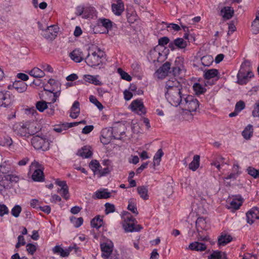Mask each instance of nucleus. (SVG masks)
I'll list each match as a JSON object with an SVG mask.
<instances>
[{
  "label": "nucleus",
  "mask_w": 259,
  "mask_h": 259,
  "mask_svg": "<svg viewBox=\"0 0 259 259\" xmlns=\"http://www.w3.org/2000/svg\"><path fill=\"white\" fill-rule=\"evenodd\" d=\"M95 197L97 199H107L111 196V193L106 189L97 190L95 193Z\"/></svg>",
  "instance_id": "473e14b6"
},
{
  "label": "nucleus",
  "mask_w": 259,
  "mask_h": 259,
  "mask_svg": "<svg viewBox=\"0 0 259 259\" xmlns=\"http://www.w3.org/2000/svg\"><path fill=\"white\" fill-rule=\"evenodd\" d=\"M209 259H227V254L225 252L221 251H214L210 255Z\"/></svg>",
  "instance_id": "58836bf2"
},
{
  "label": "nucleus",
  "mask_w": 259,
  "mask_h": 259,
  "mask_svg": "<svg viewBox=\"0 0 259 259\" xmlns=\"http://www.w3.org/2000/svg\"><path fill=\"white\" fill-rule=\"evenodd\" d=\"M253 134V127L250 124L248 125L242 133V136L246 140L249 139Z\"/></svg>",
  "instance_id": "a19ab883"
},
{
  "label": "nucleus",
  "mask_w": 259,
  "mask_h": 259,
  "mask_svg": "<svg viewBox=\"0 0 259 259\" xmlns=\"http://www.w3.org/2000/svg\"><path fill=\"white\" fill-rule=\"evenodd\" d=\"M196 228L198 232V239L200 240H207L206 236H202L200 233L202 230H206L208 228V225L205 219L203 217L198 218L196 221Z\"/></svg>",
  "instance_id": "6e6552de"
},
{
  "label": "nucleus",
  "mask_w": 259,
  "mask_h": 259,
  "mask_svg": "<svg viewBox=\"0 0 259 259\" xmlns=\"http://www.w3.org/2000/svg\"><path fill=\"white\" fill-rule=\"evenodd\" d=\"M137 222L131 214H128L124 217L122 224L123 229L126 232L139 231L142 228L139 225H136Z\"/></svg>",
  "instance_id": "39448f33"
},
{
  "label": "nucleus",
  "mask_w": 259,
  "mask_h": 259,
  "mask_svg": "<svg viewBox=\"0 0 259 259\" xmlns=\"http://www.w3.org/2000/svg\"><path fill=\"white\" fill-rule=\"evenodd\" d=\"M170 68V63L166 62L157 70L155 75L159 79H162L167 75Z\"/></svg>",
  "instance_id": "dca6fc26"
},
{
  "label": "nucleus",
  "mask_w": 259,
  "mask_h": 259,
  "mask_svg": "<svg viewBox=\"0 0 259 259\" xmlns=\"http://www.w3.org/2000/svg\"><path fill=\"white\" fill-rule=\"evenodd\" d=\"M70 220L71 223L76 228L80 227L83 223V219L81 217L76 218L74 217H72L70 218Z\"/></svg>",
  "instance_id": "5fc2aeb1"
},
{
  "label": "nucleus",
  "mask_w": 259,
  "mask_h": 259,
  "mask_svg": "<svg viewBox=\"0 0 259 259\" xmlns=\"http://www.w3.org/2000/svg\"><path fill=\"white\" fill-rule=\"evenodd\" d=\"M237 82L240 84H246L249 79L253 76V75H250L248 74L244 73H238L237 74Z\"/></svg>",
  "instance_id": "4c0bfd02"
},
{
  "label": "nucleus",
  "mask_w": 259,
  "mask_h": 259,
  "mask_svg": "<svg viewBox=\"0 0 259 259\" xmlns=\"http://www.w3.org/2000/svg\"><path fill=\"white\" fill-rule=\"evenodd\" d=\"M102 256L104 259H108L113 251V244L109 241L100 244Z\"/></svg>",
  "instance_id": "4468645a"
},
{
  "label": "nucleus",
  "mask_w": 259,
  "mask_h": 259,
  "mask_svg": "<svg viewBox=\"0 0 259 259\" xmlns=\"http://www.w3.org/2000/svg\"><path fill=\"white\" fill-rule=\"evenodd\" d=\"M93 154L91 147L89 146H84L77 151V155L84 158H89Z\"/></svg>",
  "instance_id": "5701e85b"
},
{
  "label": "nucleus",
  "mask_w": 259,
  "mask_h": 259,
  "mask_svg": "<svg viewBox=\"0 0 259 259\" xmlns=\"http://www.w3.org/2000/svg\"><path fill=\"white\" fill-rule=\"evenodd\" d=\"M48 103L44 101H38L36 103V108L39 111L42 112L48 108Z\"/></svg>",
  "instance_id": "6e6d98bb"
},
{
  "label": "nucleus",
  "mask_w": 259,
  "mask_h": 259,
  "mask_svg": "<svg viewBox=\"0 0 259 259\" xmlns=\"http://www.w3.org/2000/svg\"><path fill=\"white\" fill-rule=\"evenodd\" d=\"M30 76L35 78H41L45 75V72L38 67H34L30 70L26 71Z\"/></svg>",
  "instance_id": "cd10ccee"
},
{
  "label": "nucleus",
  "mask_w": 259,
  "mask_h": 259,
  "mask_svg": "<svg viewBox=\"0 0 259 259\" xmlns=\"http://www.w3.org/2000/svg\"><path fill=\"white\" fill-rule=\"evenodd\" d=\"M221 13L224 18L229 19L233 16V10H232L230 7H225L224 9L221 11Z\"/></svg>",
  "instance_id": "de8ad7c7"
},
{
  "label": "nucleus",
  "mask_w": 259,
  "mask_h": 259,
  "mask_svg": "<svg viewBox=\"0 0 259 259\" xmlns=\"http://www.w3.org/2000/svg\"><path fill=\"white\" fill-rule=\"evenodd\" d=\"M32 125L30 122H20L14 125V133L20 137H28L34 134V132L31 130Z\"/></svg>",
  "instance_id": "7ed1b4c3"
},
{
  "label": "nucleus",
  "mask_w": 259,
  "mask_h": 259,
  "mask_svg": "<svg viewBox=\"0 0 259 259\" xmlns=\"http://www.w3.org/2000/svg\"><path fill=\"white\" fill-rule=\"evenodd\" d=\"M176 47L179 49H184L187 46V42L182 38H177L174 40Z\"/></svg>",
  "instance_id": "8fccbe9b"
},
{
  "label": "nucleus",
  "mask_w": 259,
  "mask_h": 259,
  "mask_svg": "<svg viewBox=\"0 0 259 259\" xmlns=\"http://www.w3.org/2000/svg\"><path fill=\"white\" fill-rule=\"evenodd\" d=\"M125 126L123 124L116 123L112 127L111 130L109 129V135H112L115 139H121L122 136L125 134Z\"/></svg>",
  "instance_id": "1a4fd4ad"
},
{
  "label": "nucleus",
  "mask_w": 259,
  "mask_h": 259,
  "mask_svg": "<svg viewBox=\"0 0 259 259\" xmlns=\"http://www.w3.org/2000/svg\"><path fill=\"white\" fill-rule=\"evenodd\" d=\"M137 192L140 197L144 200L149 199L148 190L147 186H141L137 188Z\"/></svg>",
  "instance_id": "72a5a7b5"
},
{
  "label": "nucleus",
  "mask_w": 259,
  "mask_h": 259,
  "mask_svg": "<svg viewBox=\"0 0 259 259\" xmlns=\"http://www.w3.org/2000/svg\"><path fill=\"white\" fill-rule=\"evenodd\" d=\"M109 133V129L105 128L102 131L101 137L100 138L101 142L104 145L108 144L110 142L111 138L110 137H105L104 135L106 133Z\"/></svg>",
  "instance_id": "864d4df0"
},
{
  "label": "nucleus",
  "mask_w": 259,
  "mask_h": 259,
  "mask_svg": "<svg viewBox=\"0 0 259 259\" xmlns=\"http://www.w3.org/2000/svg\"><path fill=\"white\" fill-rule=\"evenodd\" d=\"M31 169H34V171L32 175V179L35 182H42L44 181L45 176L41 165L37 161H34L30 166Z\"/></svg>",
  "instance_id": "0eeeda50"
},
{
  "label": "nucleus",
  "mask_w": 259,
  "mask_h": 259,
  "mask_svg": "<svg viewBox=\"0 0 259 259\" xmlns=\"http://www.w3.org/2000/svg\"><path fill=\"white\" fill-rule=\"evenodd\" d=\"M219 71L216 69H210L204 71L203 76L206 79H210L214 77L219 78Z\"/></svg>",
  "instance_id": "c85d7f7f"
},
{
  "label": "nucleus",
  "mask_w": 259,
  "mask_h": 259,
  "mask_svg": "<svg viewBox=\"0 0 259 259\" xmlns=\"http://www.w3.org/2000/svg\"><path fill=\"white\" fill-rule=\"evenodd\" d=\"M4 178L11 183H17L19 181V176L16 175H7L5 176Z\"/></svg>",
  "instance_id": "052dcab7"
},
{
  "label": "nucleus",
  "mask_w": 259,
  "mask_h": 259,
  "mask_svg": "<svg viewBox=\"0 0 259 259\" xmlns=\"http://www.w3.org/2000/svg\"><path fill=\"white\" fill-rule=\"evenodd\" d=\"M55 184L61 187L60 188H58L57 192L65 200H68L69 198L70 195L68 186L67 185L66 182L65 181H61L57 179L55 180Z\"/></svg>",
  "instance_id": "ddd939ff"
},
{
  "label": "nucleus",
  "mask_w": 259,
  "mask_h": 259,
  "mask_svg": "<svg viewBox=\"0 0 259 259\" xmlns=\"http://www.w3.org/2000/svg\"><path fill=\"white\" fill-rule=\"evenodd\" d=\"M247 222L253 224L255 220H259V208L253 207L246 213Z\"/></svg>",
  "instance_id": "2eb2a0df"
},
{
  "label": "nucleus",
  "mask_w": 259,
  "mask_h": 259,
  "mask_svg": "<svg viewBox=\"0 0 259 259\" xmlns=\"http://www.w3.org/2000/svg\"><path fill=\"white\" fill-rule=\"evenodd\" d=\"M184 95L183 89L164 93L166 101L174 107H178Z\"/></svg>",
  "instance_id": "20e7f679"
},
{
  "label": "nucleus",
  "mask_w": 259,
  "mask_h": 259,
  "mask_svg": "<svg viewBox=\"0 0 259 259\" xmlns=\"http://www.w3.org/2000/svg\"><path fill=\"white\" fill-rule=\"evenodd\" d=\"M247 172L249 175L254 179L259 178V170L252 167H249L247 168Z\"/></svg>",
  "instance_id": "13d9d810"
},
{
  "label": "nucleus",
  "mask_w": 259,
  "mask_h": 259,
  "mask_svg": "<svg viewBox=\"0 0 259 259\" xmlns=\"http://www.w3.org/2000/svg\"><path fill=\"white\" fill-rule=\"evenodd\" d=\"M99 75H92L90 74L84 75L83 76V79L86 81L90 83H92L96 85H100L102 84V82L98 79Z\"/></svg>",
  "instance_id": "bb28decb"
},
{
  "label": "nucleus",
  "mask_w": 259,
  "mask_h": 259,
  "mask_svg": "<svg viewBox=\"0 0 259 259\" xmlns=\"http://www.w3.org/2000/svg\"><path fill=\"white\" fill-rule=\"evenodd\" d=\"M164 153L161 149L158 150L153 158V163L154 165H158L161 161V157Z\"/></svg>",
  "instance_id": "09e8293b"
},
{
  "label": "nucleus",
  "mask_w": 259,
  "mask_h": 259,
  "mask_svg": "<svg viewBox=\"0 0 259 259\" xmlns=\"http://www.w3.org/2000/svg\"><path fill=\"white\" fill-rule=\"evenodd\" d=\"M27 84L22 81H16L13 84V88L18 93H23L27 89Z\"/></svg>",
  "instance_id": "2f4dec72"
},
{
  "label": "nucleus",
  "mask_w": 259,
  "mask_h": 259,
  "mask_svg": "<svg viewBox=\"0 0 259 259\" xmlns=\"http://www.w3.org/2000/svg\"><path fill=\"white\" fill-rule=\"evenodd\" d=\"M38 23V25H39ZM39 28L43 31V36L47 39H53L57 35L59 28L57 26L52 25L50 26H48L47 28L42 29L41 28L40 26L39 25Z\"/></svg>",
  "instance_id": "f8f14e48"
},
{
  "label": "nucleus",
  "mask_w": 259,
  "mask_h": 259,
  "mask_svg": "<svg viewBox=\"0 0 259 259\" xmlns=\"http://www.w3.org/2000/svg\"><path fill=\"white\" fill-rule=\"evenodd\" d=\"M96 15V11L94 7L92 6H88L85 7L83 18L87 19L93 18Z\"/></svg>",
  "instance_id": "f704fd0d"
},
{
  "label": "nucleus",
  "mask_w": 259,
  "mask_h": 259,
  "mask_svg": "<svg viewBox=\"0 0 259 259\" xmlns=\"http://www.w3.org/2000/svg\"><path fill=\"white\" fill-rule=\"evenodd\" d=\"M103 224L102 219L100 216L96 217L91 222V226L93 228H99Z\"/></svg>",
  "instance_id": "79ce46f5"
},
{
  "label": "nucleus",
  "mask_w": 259,
  "mask_h": 259,
  "mask_svg": "<svg viewBox=\"0 0 259 259\" xmlns=\"http://www.w3.org/2000/svg\"><path fill=\"white\" fill-rule=\"evenodd\" d=\"M105 56V53L98 47L95 46L91 48L90 53L85 58V62L91 67H95L102 63Z\"/></svg>",
  "instance_id": "f257e3e1"
},
{
  "label": "nucleus",
  "mask_w": 259,
  "mask_h": 259,
  "mask_svg": "<svg viewBox=\"0 0 259 259\" xmlns=\"http://www.w3.org/2000/svg\"><path fill=\"white\" fill-rule=\"evenodd\" d=\"M22 210L21 207L20 205H16L11 210V213L12 214L16 217L17 218L19 216V214Z\"/></svg>",
  "instance_id": "e2e57ef3"
},
{
  "label": "nucleus",
  "mask_w": 259,
  "mask_h": 259,
  "mask_svg": "<svg viewBox=\"0 0 259 259\" xmlns=\"http://www.w3.org/2000/svg\"><path fill=\"white\" fill-rule=\"evenodd\" d=\"M242 201L241 199H233L230 203L228 208L234 211L238 209L242 205Z\"/></svg>",
  "instance_id": "c9c22d12"
},
{
  "label": "nucleus",
  "mask_w": 259,
  "mask_h": 259,
  "mask_svg": "<svg viewBox=\"0 0 259 259\" xmlns=\"http://www.w3.org/2000/svg\"><path fill=\"white\" fill-rule=\"evenodd\" d=\"M200 165V156L198 155H195L193 160L189 163V168L193 171H196Z\"/></svg>",
  "instance_id": "e433bc0d"
},
{
  "label": "nucleus",
  "mask_w": 259,
  "mask_h": 259,
  "mask_svg": "<svg viewBox=\"0 0 259 259\" xmlns=\"http://www.w3.org/2000/svg\"><path fill=\"white\" fill-rule=\"evenodd\" d=\"M31 144L35 149L47 151L50 148V142L45 137L36 136L32 138Z\"/></svg>",
  "instance_id": "423d86ee"
},
{
  "label": "nucleus",
  "mask_w": 259,
  "mask_h": 259,
  "mask_svg": "<svg viewBox=\"0 0 259 259\" xmlns=\"http://www.w3.org/2000/svg\"><path fill=\"white\" fill-rule=\"evenodd\" d=\"M70 58L75 62L80 63L83 59L82 52L78 49L74 50L69 54Z\"/></svg>",
  "instance_id": "4be33fe9"
},
{
  "label": "nucleus",
  "mask_w": 259,
  "mask_h": 259,
  "mask_svg": "<svg viewBox=\"0 0 259 259\" xmlns=\"http://www.w3.org/2000/svg\"><path fill=\"white\" fill-rule=\"evenodd\" d=\"M89 166L94 174L96 175L98 174L99 168H101V166L97 160H92L89 164Z\"/></svg>",
  "instance_id": "49530a36"
},
{
  "label": "nucleus",
  "mask_w": 259,
  "mask_h": 259,
  "mask_svg": "<svg viewBox=\"0 0 259 259\" xmlns=\"http://www.w3.org/2000/svg\"><path fill=\"white\" fill-rule=\"evenodd\" d=\"M182 85L181 83L175 77H171L167 80L165 83L164 93H165L173 90H182Z\"/></svg>",
  "instance_id": "9d476101"
},
{
  "label": "nucleus",
  "mask_w": 259,
  "mask_h": 259,
  "mask_svg": "<svg viewBox=\"0 0 259 259\" xmlns=\"http://www.w3.org/2000/svg\"><path fill=\"white\" fill-rule=\"evenodd\" d=\"M53 251L55 253L60 254L62 257L68 256L69 254V252L68 250H64L59 246H55L53 248Z\"/></svg>",
  "instance_id": "a18cd8bd"
},
{
  "label": "nucleus",
  "mask_w": 259,
  "mask_h": 259,
  "mask_svg": "<svg viewBox=\"0 0 259 259\" xmlns=\"http://www.w3.org/2000/svg\"><path fill=\"white\" fill-rule=\"evenodd\" d=\"M111 9L113 13L116 16L121 15L124 10V6L122 0H116L111 5Z\"/></svg>",
  "instance_id": "6ab92c4d"
},
{
  "label": "nucleus",
  "mask_w": 259,
  "mask_h": 259,
  "mask_svg": "<svg viewBox=\"0 0 259 259\" xmlns=\"http://www.w3.org/2000/svg\"><path fill=\"white\" fill-rule=\"evenodd\" d=\"M251 30L253 33L257 34L259 33V14L252 23Z\"/></svg>",
  "instance_id": "3c124183"
},
{
  "label": "nucleus",
  "mask_w": 259,
  "mask_h": 259,
  "mask_svg": "<svg viewBox=\"0 0 259 259\" xmlns=\"http://www.w3.org/2000/svg\"><path fill=\"white\" fill-rule=\"evenodd\" d=\"M67 129L66 128L65 123L61 124L56 125L54 128V131L59 133H63L64 131H65Z\"/></svg>",
  "instance_id": "774afa93"
},
{
  "label": "nucleus",
  "mask_w": 259,
  "mask_h": 259,
  "mask_svg": "<svg viewBox=\"0 0 259 259\" xmlns=\"http://www.w3.org/2000/svg\"><path fill=\"white\" fill-rule=\"evenodd\" d=\"M129 108L132 111L139 114H144L146 112V110L144 106L143 102L141 99H137L133 100L131 103Z\"/></svg>",
  "instance_id": "9b49d317"
},
{
  "label": "nucleus",
  "mask_w": 259,
  "mask_h": 259,
  "mask_svg": "<svg viewBox=\"0 0 259 259\" xmlns=\"http://www.w3.org/2000/svg\"><path fill=\"white\" fill-rule=\"evenodd\" d=\"M105 213L106 214H109L110 213H112L115 211V206L113 204L106 203L105 204Z\"/></svg>",
  "instance_id": "69168bd1"
},
{
  "label": "nucleus",
  "mask_w": 259,
  "mask_h": 259,
  "mask_svg": "<svg viewBox=\"0 0 259 259\" xmlns=\"http://www.w3.org/2000/svg\"><path fill=\"white\" fill-rule=\"evenodd\" d=\"M179 106L183 110L191 112L196 111L199 106V103L194 96L185 94Z\"/></svg>",
  "instance_id": "f03ea898"
},
{
  "label": "nucleus",
  "mask_w": 259,
  "mask_h": 259,
  "mask_svg": "<svg viewBox=\"0 0 259 259\" xmlns=\"http://www.w3.org/2000/svg\"><path fill=\"white\" fill-rule=\"evenodd\" d=\"M232 237L228 235H222L218 238V245L220 246H224L231 242Z\"/></svg>",
  "instance_id": "ea45409f"
},
{
  "label": "nucleus",
  "mask_w": 259,
  "mask_h": 259,
  "mask_svg": "<svg viewBox=\"0 0 259 259\" xmlns=\"http://www.w3.org/2000/svg\"><path fill=\"white\" fill-rule=\"evenodd\" d=\"M160 47L156 46L154 48L151 50L149 52V56L151 60L153 62L158 61L159 58L162 56L159 51Z\"/></svg>",
  "instance_id": "a878e982"
},
{
  "label": "nucleus",
  "mask_w": 259,
  "mask_h": 259,
  "mask_svg": "<svg viewBox=\"0 0 259 259\" xmlns=\"http://www.w3.org/2000/svg\"><path fill=\"white\" fill-rule=\"evenodd\" d=\"M117 72L120 74L122 79L128 81L132 80V77L127 73L124 71L121 68H118Z\"/></svg>",
  "instance_id": "4d7b16f0"
},
{
  "label": "nucleus",
  "mask_w": 259,
  "mask_h": 259,
  "mask_svg": "<svg viewBox=\"0 0 259 259\" xmlns=\"http://www.w3.org/2000/svg\"><path fill=\"white\" fill-rule=\"evenodd\" d=\"M39 67L44 72L45 71H46L47 72L53 73L54 71V69L52 66L45 63L40 64L39 65Z\"/></svg>",
  "instance_id": "bf43d9fd"
},
{
  "label": "nucleus",
  "mask_w": 259,
  "mask_h": 259,
  "mask_svg": "<svg viewBox=\"0 0 259 259\" xmlns=\"http://www.w3.org/2000/svg\"><path fill=\"white\" fill-rule=\"evenodd\" d=\"M79 113V103L76 101L73 103L71 108L70 116L72 118H76L78 116Z\"/></svg>",
  "instance_id": "c756f323"
},
{
  "label": "nucleus",
  "mask_w": 259,
  "mask_h": 259,
  "mask_svg": "<svg viewBox=\"0 0 259 259\" xmlns=\"http://www.w3.org/2000/svg\"><path fill=\"white\" fill-rule=\"evenodd\" d=\"M127 209L133 213L137 214L138 213L136 206V201L134 199H131L128 200Z\"/></svg>",
  "instance_id": "c03bdc74"
},
{
  "label": "nucleus",
  "mask_w": 259,
  "mask_h": 259,
  "mask_svg": "<svg viewBox=\"0 0 259 259\" xmlns=\"http://www.w3.org/2000/svg\"><path fill=\"white\" fill-rule=\"evenodd\" d=\"M12 101L10 93L8 91L0 92V106L7 107Z\"/></svg>",
  "instance_id": "a211bd4d"
},
{
  "label": "nucleus",
  "mask_w": 259,
  "mask_h": 259,
  "mask_svg": "<svg viewBox=\"0 0 259 259\" xmlns=\"http://www.w3.org/2000/svg\"><path fill=\"white\" fill-rule=\"evenodd\" d=\"M36 246L35 245L28 243L26 245V250L29 254L33 255L36 250Z\"/></svg>",
  "instance_id": "338daca9"
},
{
  "label": "nucleus",
  "mask_w": 259,
  "mask_h": 259,
  "mask_svg": "<svg viewBox=\"0 0 259 259\" xmlns=\"http://www.w3.org/2000/svg\"><path fill=\"white\" fill-rule=\"evenodd\" d=\"M97 24L98 26H103L108 30L112 28L113 22L109 19L101 18L98 19Z\"/></svg>",
  "instance_id": "7c9ffc66"
},
{
  "label": "nucleus",
  "mask_w": 259,
  "mask_h": 259,
  "mask_svg": "<svg viewBox=\"0 0 259 259\" xmlns=\"http://www.w3.org/2000/svg\"><path fill=\"white\" fill-rule=\"evenodd\" d=\"M241 174L240 167L237 163L233 164L232 172L228 174L226 177L223 178L224 180H236L239 176Z\"/></svg>",
  "instance_id": "f3484780"
},
{
  "label": "nucleus",
  "mask_w": 259,
  "mask_h": 259,
  "mask_svg": "<svg viewBox=\"0 0 259 259\" xmlns=\"http://www.w3.org/2000/svg\"><path fill=\"white\" fill-rule=\"evenodd\" d=\"M188 248L191 250L203 251L206 249V245L205 243L195 241L191 243Z\"/></svg>",
  "instance_id": "b1692460"
},
{
  "label": "nucleus",
  "mask_w": 259,
  "mask_h": 259,
  "mask_svg": "<svg viewBox=\"0 0 259 259\" xmlns=\"http://www.w3.org/2000/svg\"><path fill=\"white\" fill-rule=\"evenodd\" d=\"M201 61L204 66H209L212 63L213 59L211 56H205L201 58Z\"/></svg>",
  "instance_id": "603ef678"
},
{
  "label": "nucleus",
  "mask_w": 259,
  "mask_h": 259,
  "mask_svg": "<svg viewBox=\"0 0 259 259\" xmlns=\"http://www.w3.org/2000/svg\"><path fill=\"white\" fill-rule=\"evenodd\" d=\"M89 99L90 102L96 105L99 109L102 110L103 108V106L102 104L94 96H90Z\"/></svg>",
  "instance_id": "680f3d73"
},
{
  "label": "nucleus",
  "mask_w": 259,
  "mask_h": 259,
  "mask_svg": "<svg viewBox=\"0 0 259 259\" xmlns=\"http://www.w3.org/2000/svg\"><path fill=\"white\" fill-rule=\"evenodd\" d=\"M61 89L60 82L54 79H50L48 83L45 86V90L53 93L56 90Z\"/></svg>",
  "instance_id": "aec40b11"
},
{
  "label": "nucleus",
  "mask_w": 259,
  "mask_h": 259,
  "mask_svg": "<svg viewBox=\"0 0 259 259\" xmlns=\"http://www.w3.org/2000/svg\"><path fill=\"white\" fill-rule=\"evenodd\" d=\"M9 213L8 207L4 204L0 203V216L3 217Z\"/></svg>",
  "instance_id": "0e129e2a"
},
{
  "label": "nucleus",
  "mask_w": 259,
  "mask_h": 259,
  "mask_svg": "<svg viewBox=\"0 0 259 259\" xmlns=\"http://www.w3.org/2000/svg\"><path fill=\"white\" fill-rule=\"evenodd\" d=\"M193 89L196 95H201L206 91L205 88L199 83H195L193 84Z\"/></svg>",
  "instance_id": "37998d69"
},
{
  "label": "nucleus",
  "mask_w": 259,
  "mask_h": 259,
  "mask_svg": "<svg viewBox=\"0 0 259 259\" xmlns=\"http://www.w3.org/2000/svg\"><path fill=\"white\" fill-rule=\"evenodd\" d=\"M238 73H244L245 74H248L250 75H253V73L251 69L250 63L248 61H244L241 65V67Z\"/></svg>",
  "instance_id": "393cba45"
},
{
  "label": "nucleus",
  "mask_w": 259,
  "mask_h": 259,
  "mask_svg": "<svg viewBox=\"0 0 259 259\" xmlns=\"http://www.w3.org/2000/svg\"><path fill=\"white\" fill-rule=\"evenodd\" d=\"M184 58L183 57H178L176 58L175 66L172 68L174 74L176 75L180 73V71L183 68Z\"/></svg>",
  "instance_id": "412c9836"
}]
</instances>
